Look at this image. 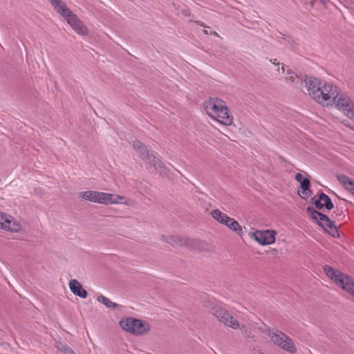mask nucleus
<instances>
[{"label": "nucleus", "mask_w": 354, "mask_h": 354, "mask_svg": "<svg viewBox=\"0 0 354 354\" xmlns=\"http://www.w3.org/2000/svg\"><path fill=\"white\" fill-rule=\"evenodd\" d=\"M304 84L308 94L325 106H333L339 95L337 86L316 77H306Z\"/></svg>", "instance_id": "nucleus-1"}, {"label": "nucleus", "mask_w": 354, "mask_h": 354, "mask_svg": "<svg viewBox=\"0 0 354 354\" xmlns=\"http://www.w3.org/2000/svg\"><path fill=\"white\" fill-rule=\"evenodd\" d=\"M80 197L84 201L104 205L124 204L130 206L134 204L132 200L127 199L122 196L97 191L82 192Z\"/></svg>", "instance_id": "nucleus-2"}, {"label": "nucleus", "mask_w": 354, "mask_h": 354, "mask_svg": "<svg viewBox=\"0 0 354 354\" xmlns=\"http://www.w3.org/2000/svg\"><path fill=\"white\" fill-rule=\"evenodd\" d=\"M204 109L209 116L218 122L228 126L232 124L233 118L223 100L214 97L205 101Z\"/></svg>", "instance_id": "nucleus-3"}, {"label": "nucleus", "mask_w": 354, "mask_h": 354, "mask_svg": "<svg viewBox=\"0 0 354 354\" xmlns=\"http://www.w3.org/2000/svg\"><path fill=\"white\" fill-rule=\"evenodd\" d=\"M55 9L66 20L71 27L79 35H86L88 29L82 21L67 8L62 0H49Z\"/></svg>", "instance_id": "nucleus-4"}, {"label": "nucleus", "mask_w": 354, "mask_h": 354, "mask_svg": "<svg viewBox=\"0 0 354 354\" xmlns=\"http://www.w3.org/2000/svg\"><path fill=\"white\" fill-rule=\"evenodd\" d=\"M324 270L328 278L354 299V280L351 277L330 266H325Z\"/></svg>", "instance_id": "nucleus-5"}, {"label": "nucleus", "mask_w": 354, "mask_h": 354, "mask_svg": "<svg viewBox=\"0 0 354 354\" xmlns=\"http://www.w3.org/2000/svg\"><path fill=\"white\" fill-rule=\"evenodd\" d=\"M259 329L265 333L274 344L282 349L292 353L296 352L297 348L292 340L284 333L279 330H271L266 325L260 327Z\"/></svg>", "instance_id": "nucleus-6"}, {"label": "nucleus", "mask_w": 354, "mask_h": 354, "mask_svg": "<svg viewBox=\"0 0 354 354\" xmlns=\"http://www.w3.org/2000/svg\"><path fill=\"white\" fill-rule=\"evenodd\" d=\"M333 105L348 118L349 120H344L343 123L354 130V104L351 99L347 96L339 94Z\"/></svg>", "instance_id": "nucleus-7"}, {"label": "nucleus", "mask_w": 354, "mask_h": 354, "mask_svg": "<svg viewBox=\"0 0 354 354\" xmlns=\"http://www.w3.org/2000/svg\"><path fill=\"white\" fill-rule=\"evenodd\" d=\"M120 327L131 334L140 335L147 333L149 325L144 321L133 317H124L120 321Z\"/></svg>", "instance_id": "nucleus-8"}, {"label": "nucleus", "mask_w": 354, "mask_h": 354, "mask_svg": "<svg viewBox=\"0 0 354 354\" xmlns=\"http://www.w3.org/2000/svg\"><path fill=\"white\" fill-rule=\"evenodd\" d=\"M133 146L138 154L142 158L148 160L149 163L153 165L157 171L161 174L165 173V167L162 162L155 156L152 151H149L141 142L136 140L133 142Z\"/></svg>", "instance_id": "nucleus-9"}, {"label": "nucleus", "mask_w": 354, "mask_h": 354, "mask_svg": "<svg viewBox=\"0 0 354 354\" xmlns=\"http://www.w3.org/2000/svg\"><path fill=\"white\" fill-rule=\"evenodd\" d=\"M307 212L311 215L312 218L317 222L319 225L322 227L332 236L336 238L339 236V231L335 227L334 222L326 215L317 212L313 207H308Z\"/></svg>", "instance_id": "nucleus-10"}, {"label": "nucleus", "mask_w": 354, "mask_h": 354, "mask_svg": "<svg viewBox=\"0 0 354 354\" xmlns=\"http://www.w3.org/2000/svg\"><path fill=\"white\" fill-rule=\"evenodd\" d=\"M212 313L226 326L233 329H237L240 327L239 322L221 306L216 305L213 307Z\"/></svg>", "instance_id": "nucleus-11"}, {"label": "nucleus", "mask_w": 354, "mask_h": 354, "mask_svg": "<svg viewBox=\"0 0 354 354\" xmlns=\"http://www.w3.org/2000/svg\"><path fill=\"white\" fill-rule=\"evenodd\" d=\"M277 232L273 230H256L252 238L261 245H271L275 242Z\"/></svg>", "instance_id": "nucleus-12"}, {"label": "nucleus", "mask_w": 354, "mask_h": 354, "mask_svg": "<svg viewBox=\"0 0 354 354\" xmlns=\"http://www.w3.org/2000/svg\"><path fill=\"white\" fill-rule=\"evenodd\" d=\"M0 229L18 232L21 230V225L11 216L0 212Z\"/></svg>", "instance_id": "nucleus-13"}, {"label": "nucleus", "mask_w": 354, "mask_h": 354, "mask_svg": "<svg viewBox=\"0 0 354 354\" xmlns=\"http://www.w3.org/2000/svg\"><path fill=\"white\" fill-rule=\"evenodd\" d=\"M68 286L74 295L84 299L87 297V292L82 288L77 280L71 279L68 283Z\"/></svg>", "instance_id": "nucleus-14"}, {"label": "nucleus", "mask_w": 354, "mask_h": 354, "mask_svg": "<svg viewBox=\"0 0 354 354\" xmlns=\"http://www.w3.org/2000/svg\"><path fill=\"white\" fill-rule=\"evenodd\" d=\"M167 242L172 244V245H181L184 243L187 244L188 246L192 247L193 248L199 249L198 241H192L191 239H187L185 243H184V241L181 239H179L176 236H171L167 240Z\"/></svg>", "instance_id": "nucleus-15"}, {"label": "nucleus", "mask_w": 354, "mask_h": 354, "mask_svg": "<svg viewBox=\"0 0 354 354\" xmlns=\"http://www.w3.org/2000/svg\"><path fill=\"white\" fill-rule=\"evenodd\" d=\"M337 178L342 186L354 196V180L345 175H337Z\"/></svg>", "instance_id": "nucleus-16"}, {"label": "nucleus", "mask_w": 354, "mask_h": 354, "mask_svg": "<svg viewBox=\"0 0 354 354\" xmlns=\"http://www.w3.org/2000/svg\"><path fill=\"white\" fill-rule=\"evenodd\" d=\"M222 225H225L229 230L236 232L239 235H241L243 234V229L241 225L238 221L230 217L228 219H226Z\"/></svg>", "instance_id": "nucleus-17"}, {"label": "nucleus", "mask_w": 354, "mask_h": 354, "mask_svg": "<svg viewBox=\"0 0 354 354\" xmlns=\"http://www.w3.org/2000/svg\"><path fill=\"white\" fill-rule=\"evenodd\" d=\"M281 73L285 74L284 78H285V80L288 83L292 84V83H294L295 82V80H299L297 75L296 74H295V73H293L290 70H289V69L286 70L284 65L281 66Z\"/></svg>", "instance_id": "nucleus-18"}, {"label": "nucleus", "mask_w": 354, "mask_h": 354, "mask_svg": "<svg viewBox=\"0 0 354 354\" xmlns=\"http://www.w3.org/2000/svg\"><path fill=\"white\" fill-rule=\"evenodd\" d=\"M301 191L299 192V194L303 198H306L309 196L310 192V180L308 178H304L300 183Z\"/></svg>", "instance_id": "nucleus-19"}, {"label": "nucleus", "mask_w": 354, "mask_h": 354, "mask_svg": "<svg viewBox=\"0 0 354 354\" xmlns=\"http://www.w3.org/2000/svg\"><path fill=\"white\" fill-rule=\"evenodd\" d=\"M212 218L221 224H223L229 216L220 211L219 209H214L211 212Z\"/></svg>", "instance_id": "nucleus-20"}, {"label": "nucleus", "mask_w": 354, "mask_h": 354, "mask_svg": "<svg viewBox=\"0 0 354 354\" xmlns=\"http://www.w3.org/2000/svg\"><path fill=\"white\" fill-rule=\"evenodd\" d=\"M319 197H320V201L322 202L324 206L328 210H330L333 208V203L330 199V198L324 194V193H322L319 194Z\"/></svg>", "instance_id": "nucleus-21"}, {"label": "nucleus", "mask_w": 354, "mask_h": 354, "mask_svg": "<svg viewBox=\"0 0 354 354\" xmlns=\"http://www.w3.org/2000/svg\"><path fill=\"white\" fill-rule=\"evenodd\" d=\"M97 301L103 304L105 306L109 308H115L118 306V305L116 303L111 301L109 299L103 295L97 296Z\"/></svg>", "instance_id": "nucleus-22"}, {"label": "nucleus", "mask_w": 354, "mask_h": 354, "mask_svg": "<svg viewBox=\"0 0 354 354\" xmlns=\"http://www.w3.org/2000/svg\"><path fill=\"white\" fill-rule=\"evenodd\" d=\"M57 348L63 353V354H75L68 346L66 345H60V346H57Z\"/></svg>", "instance_id": "nucleus-23"}, {"label": "nucleus", "mask_w": 354, "mask_h": 354, "mask_svg": "<svg viewBox=\"0 0 354 354\" xmlns=\"http://www.w3.org/2000/svg\"><path fill=\"white\" fill-rule=\"evenodd\" d=\"M314 204L317 209H322L323 207H324L322 202L320 201L319 196L318 199L315 201Z\"/></svg>", "instance_id": "nucleus-24"}, {"label": "nucleus", "mask_w": 354, "mask_h": 354, "mask_svg": "<svg viewBox=\"0 0 354 354\" xmlns=\"http://www.w3.org/2000/svg\"><path fill=\"white\" fill-rule=\"evenodd\" d=\"M305 178L303 177L302 174H300V173H297L295 175V179L297 181H298L299 183H301L302 182V180L304 179Z\"/></svg>", "instance_id": "nucleus-25"}, {"label": "nucleus", "mask_w": 354, "mask_h": 354, "mask_svg": "<svg viewBox=\"0 0 354 354\" xmlns=\"http://www.w3.org/2000/svg\"><path fill=\"white\" fill-rule=\"evenodd\" d=\"M241 332L245 334L246 336L248 337H250L251 336V334H250V333H248L247 330H246V328L243 326L241 328Z\"/></svg>", "instance_id": "nucleus-26"}, {"label": "nucleus", "mask_w": 354, "mask_h": 354, "mask_svg": "<svg viewBox=\"0 0 354 354\" xmlns=\"http://www.w3.org/2000/svg\"><path fill=\"white\" fill-rule=\"evenodd\" d=\"M320 1V3L324 6H326V3L329 1V0H319Z\"/></svg>", "instance_id": "nucleus-27"}, {"label": "nucleus", "mask_w": 354, "mask_h": 354, "mask_svg": "<svg viewBox=\"0 0 354 354\" xmlns=\"http://www.w3.org/2000/svg\"><path fill=\"white\" fill-rule=\"evenodd\" d=\"M273 64H274L275 66H278L279 63H277L276 59H274V61L273 62Z\"/></svg>", "instance_id": "nucleus-28"}, {"label": "nucleus", "mask_w": 354, "mask_h": 354, "mask_svg": "<svg viewBox=\"0 0 354 354\" xmlns=\"http://www.w3.org/2000/svg\"><path fill=\"white\" fill-rule=\"evenodd\" d=\"M315 1V0H313V1H311V6H313V3H314V1Z\"/></svg>", "instance_id": "nucleus-29"}]
</instances>
